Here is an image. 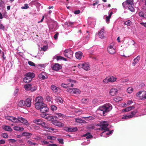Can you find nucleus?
I'll return each mask as SVG.
<instances>
[{"label":"nucleus","mask_w":146,"mask_h":146,"mask_svg":"<svg viewBox=\"0 0 146 146\" xmlns=\"http://www.w3.org/2000/svg\"><path fill=\"white\" fill-rule=\"evenodd\" d=\"M112 108V105L108 103L100 107L98 110L102 111L103 116H105L107 115V113L111 111Z\"/></svg>","instance_id":"obj_1"},{"label":"nucleus","mask_w":146,"mask_h":146,"mask_svg":"<svg viewBox=\"0 0 146 146\" xmlns=\"http://www.w3.org/2000/svg\"><path fill=\"white\" fill-rule=\"evenodd\" d=\"M133 4V0H127L122 3L123 8L128 9L131 12L135 11V9L132 6Z\"/></svg>","instance_id":"obj_2"},{"label":"nucleus","mask_w":146,"mask_h":146,"mask_svg":"<svg viewBox=\"0 0 146 146\" xmlns=\"http://www.w3.org/2000/svg\"><path fill=\"white\" fill-rule=\"evenodd\" d=\"M25 77L23 78V81L25 83H29L32 80V79L35 76L34 73L28 72L25 75Z\"/></svg>","instance_id":"obj_3"},{"label":"nucleus","mask_w":146,"mask_h":146,"mask_svg":"<svg viewBox=\"0 0 146 146\" xmlns=\"http://www.w3.org/2000/svg\"><path fill=\"white\" fill-rule=\"evenodd\" d=\"M108 122L104 121L101 123V128L102 130H104V131L103 132L104 133L106 131H109V129L108 128H107L108 126Z\"/></svg>","instance_id":"obj_4"},{"label":"nucleus","mask_w":146,"mask_h":146,"mask_svg":"<svg viewBox=\"0 0 146 146\" xmlns=\"http://www.w3.org/2000/svg\"><path fill=\"white\" fill-rule=\"evenodd\" d=\"M108 52L109 54H115L116 52L115 48L113 43H111L107 48Z\"/></svg>","instance_id":"obj_5"},{"label":"nucleus","mask_w":146,"mask_h":146,"mask_svg":"<svg viewBox=\"0 0 146 146\" xmlns=\"http://www.w3.org/2000/svg\"><path fill=\"white\" fill-rule=\"evenodd\" d=\"M137 96L141 98L140 99L143 100L146 98V92L144 91H140L137 94Z\"/></svg>","instance_id":"obj_6"},{"label":"nucleus","mask_w":146,"mask_h":146,"mask_svg":"<svg viewBox=\"0 0 146 146\" xmlns=\"http://www.w3.org/2000/svg\"><path fill=\"white\" fill-rule=\"evenodd\" d=\"M137 112V110L133 111L131 112V114L126 115L125 116H123L122 118L123 119H127L131 118L134 116V115Z\"/></svg>","instance_id":"obj_7"},{"label":"nucleus","mask_w":146,"mask_h":146,"mask_svg":"<svg viewBox=\"0 0 146 146\" xmlns=\"http://www.w3.org/2000/svg\"><path fill=\"white\" fill-rule=\"evenodd\" d=\"M5 118L6 119L14 123H18V120L17 118L13 116H5Z\"/></svg>","instance_id":"obj_8"},{"label":"nucleus","mask_w":146,"mask_h":146,"mask_svg":"<svg viewBox=\"0 0 146 146\" xmlns=\"http://www.w3.org/2000/svg\"><path fill=\"white\" fill-rule=\"evenodd\" d=\"M18 122H20L27 125H29V123L26 119L21 117H18L17 118Z\"/></svg>","instance_id":"obj_9"},{"label":"nucleus","mask_w":146,"mask_h":146,"mask_svg":"<svg viewBox=\"0 0 146 146\" xmlns=\"http://www.w3.org/2000/svg\"><path fill=\"white\" fill-rule=\"evenodd\" d=\"M41 112L44 113L47 112L48 110V108L47 107L46 104H43L42 107L39 110Z\"/></svg>","instance_id":"obj_10"},{"label":"nucleus","mask_w":146,"mask_h":146,"mask_svg":"<svg viewBox=\"0 0 146 146\" xmlns=\"http://www.w3.org/2000/svg\"><path fill=\"white\" fill-rule=\"evenodd\" d=\"M52 123L57 126L62 127L64 126L63 123L57 120H54L52 121Z\"/></svg>","instance_id":"obj_11"},{"label":"nucleus","mask_w":146,"mask_h":146,"mask_svg":"<svg viewBox=\"0 0 146 146\" xmlns=\"http://www.w3.org/2000/svg\"><path fill=\"white\" fill-rule=\"evenodd\" d=\"M52 68L53 70L55 71H58L62 68L61 66L58 63H56L54 64Z\"/></svg>","instance_id":"obj_12"},{"label":"nucleus","mask_w":146,"mask_h":146,"mask_svg":"<svg viewBox=\"0 0 146 146\" xmlns=\"http://www.w3.org/2000/svg\"><path fill=\"white\" fill-rule=\"evenodd\" d=\"M32 99L31 98H27L25 100V105L27 107H30L31 104Z\"/></svg>","instance_id":"obj_13"},{"label":"nucleus","mask_w":146,"mask_h":146,"mask_svg":"<svg viewBox=\"0 0 146 146\" xmlns=\"http://www.w3.org/2000/svg\"><path fill=\"white\" fill-rule=\"evenodd\" d=\"M40 125L44 128V129L45 130L47 131H49V130H50V128H49L48 125L43 120L42 122Z\"/></svg>","instance_id":"obj_14"},{"label":"nucleus","mask_w":146,"mask_h":146,"mask_svg":"<svg viewBox=\"0 0 146 146\" xmlns=\"http://www.w3.org/2000/svg\"><path fill=\"white\" fill-rule=\"evenodd\" d=\"M40 125L44 128V129L45 130L47 131H49V130H50V128H49L48 125L43 120L42 122Z\"/></svg>","instance_id":"obj_15"},{"label":"nucleus","mask_w":146,"mask_h":146,"mask_svg":"<svg viewBox=\"0 0 146 146\" xmlns=\"http://www.w3.org/2000/svg\"><path fill=\"white\" fill-rule=\"evenodd\" d=\"M40 125L44 128V129L45 130L47 131H49V130H50V128H49L48 125L43 120L42 122Z\"/></svg>","instance_id":"obj_16"},{"label":"nucleus","mask_w":146,"mask_h":146,"mask_svg":"<svg viewBox=\"0 0 146 146\" xmlns=\"http://www.w3.org/2000/svg\"><path fill=\"white\" fill-rule=\"evenodd\" d=\"M35 101L36 102L35 104H38L43 103V98L42 97L40 96L37 97L36 98Z\"/></svg>","instance_id":"obj_17"},{"label":"nucleus","mask_w":146,"mask_h":146,"mask_svg":"<svg viewBox=\"0 0 146 146\" xmlns=\"http://www.w3.org/2000/svg\"><path fill=\"white\" fill-rule=\"evenodd\" d=\"M117 92V89L112 88L110 90V93L111 96H114L116 95Z\"/></svg>","instance_id":"obj_18"},{"label":"nucleus","mask_w":146,"mask_h":146,"mask_svg":"<svg viewBox=\"0 0 146 146\" xmlns=\"http://www.w3.org/2000/svg\"><path fill=\"white\" fill-rule=\"evenodd\" d=\"M83 68L86 71L89 70L90 68L89 63L85 62L83 63Z\"/></svg>","instance_id":"obj_19"},{"label":"nucleus","mask_w":146,"mask_h":146,"mask_svg":"<svg viewBox=\"0 0 146 146\" xmlns=\"http://www.w3.org/2000/svg\"><path fill=\"white\" fill-rule=\"evenodd\" d=\"M57 25V22H53L51 23L49 26L50 29L51 30H55V26Z\"/></svg>","instance_id":"obj_20"},{"label":"nucleus","mask_w":146,"mask_h":146,"mask_svg":"<svg viewBox=\"0 0 146 146\" xmlns=\"http://www.w3.org/2000/svg\"><path fill=\"white\" fill-rule=\"evenodd\" d=\"M77 130L78 129L76 127H67L66 129V131L69 132H75L77 131Z\"/></svg>","instance_id":"obj_21"},{"label":"nucleus","mask_w":146,"mask_h":146,"mask_svg":"<svg viewBox=\"0 0 146 146\" xmlns=\"http://www.w3.org/2000/svg\"><path fill=\"white\" fill-rule=\"evenodd\" d=\"M2 128L6 131H12V129L9 126L3 125L2 126Z\"/></svg>","instance_id":"obj_22"},{"label":"nucleus","mask_w":146,"mask_h":146,"mask_svg":"<svg viewBox=\"0 0 146 146\" xmlns=\"http://www.w3.org/2000/svg\"><path fill=\"white\" fill-rule=\"evenodd\" d=\"M64 55H73V52L70 49L66 50L64 51Z\"/></svg>","instance_id":"obj_23"},{"label":"nucleus","mask_w":146,"mask_h":146,"mask_svg":"<svg viewBox=\"0 0 146 146\" xmlns=\"http://www.w3.org/2000/svg\"><path fill=\"white\" fill-rule=\"evenodd\" d=\"M43 120L42 119H36L33 120V122L38 125H40Z\"/></svg>","instance_id":"obj_24"},{"label":"nucleus","mask_w":146,"mask_h":146,"mask_svg":"<svg viewBox=\"0 0 146 146\" xmlns=\"http://www.w3.org/2000/svg\"><path fill=\"white\" fill-rule=\"evenodd\" d=\"M83 137H86L87 139H90L93 137V136L91 135L90 133L89 132L87 133L86 134H84L82 135Z\"/></svg>","instance_id":"obj_25"},{"label":"nucleus","mask_w":146,"mask_h":146,"mask_svg":"<svg viewBox=\"0 0 146 146\" xmlns=\"http://www.w3.org/2000/svg\"><path fill=\"white\" fill-rule=\"evenodd\" d=\"M32 85L31 84H28L24 85V87L26 90L29 91L31 90Z\"/></svg>","instance_id":"obj_26"},{"label":"nucleus","mask_w":146,"mask_h":146,"mask_svg":"<svg viewBox=\"0 0 146 146\" xmlns=\"http://www.w3.org/2000/svg\"><path fill=\"white\" fill-rule=\"evenodd\" d=\"M44 104L43 103L38 104H35V108L37 110H39L42 107V106L43 105V104Z\"/></svg>","instance_id":"obj_27"},{"label":"nucleus","mask_w":146,"mask_h":146,"mask_svg":"<svg viewBox=\"0 0 146 146\" xmlns=\"http://www.w3.org/2000/svg\"><path fill=\"white\" fill-rule=\"evenodd\" d=\"M46 117V119L48 121H52H52H53L54 120V119L53 116H51L50 114H47V116Z\"/></svg>","instance_id":"obj_28"},{"label":"nucleus","mask_w":146,"mask_h":146,"mask_svg":"<svg viewBox=\"0 0 146 146\" xmlns=\"http://www.w3.org/2000/svg\"><path fill=\"white\" fill-rule=\"evenodd\" d=\"M25 105V101L22 100H20L18 103V106L19 107H23Z\"/></svg>","instance_id":"obj_29"},{"label":"nucleus","mask_w":146,"mask_h":146,"mask_svg":"<svg viewBox=\"0 0 146 146\" xmlns=\"http://www.w3.org/2000/svg\"><path fill=\"white\" fill-rule=\"evenodd\" d=\"M75 121L76 122L80 123H86V121L85 120H82L80 118L76 119Z\"/></svg>","instance_id":"obj_30"},{"label":"nucleus","mask_w":146,"mask_h":146,"mask_svg":"<svg viewBox=\"0 0 146 146\" xmlns=\"http://www.w3.org/2000/svg\"><path fill=\"white\" fill-rule=\"evenodd\" d=\"M140 58V57L139 56L135 58L133 62L132 63V65L134 66L135 65V64L138 62Z\"/></svg>","instance_id":"obj_31"},{"label":"nucleus","mask_w":146,"mask_h":146,"mask_svg":"<svg viewBox=\"0 0 146 146\" xmlns=\"http://www.w3.org/2000/svg\"><path fill=\"white\" fill-rule=\"evenodd\" d=\"M135 108L134 106H132L126 108L125 109L123 110V111H128Z\"/></svg>","instance_id":"obj_32"},{"label":"nucleus","mask_w":146,"mask_h":146,"mask_svg":"<svg viewBox=\"0 0 146 146\" xmlns=\"http://www.w3.org/2000/svg\"><path fill=\"white\" fill-rule=\"evenodd\" d=\"M66 81L67 82H70V87H72L74 86V84H73V83H76V81L75 80H71L70 79H68L66 80Z\"/></svg>","instance_id":"obj_33"},{"label":"nucleus","mask_w":146,"mask_h":146,"mask_svg":"<svg viewBox=\"0 0 146 146\" xmlns=\"http://www.w3.org/2000/svg\"><path fill=\"white\" fill-rule=\"evenodd\" d=\"M72 91L73 93L77 94H79L81 92L80 90L77 88L72 89Z\"/></svg>","instance_id":"obj_34"},{"label":"nucleus","mask_w":146,"mask_h":146,"mask_svg":"<svg viewBox=\"0 0 146 146\" xmlns=\"http://www.w3.org/2000/svg\"><path fill=\"white\" fill-rule=\"evenodd\" d=\"M22 135L24 136H27V137L28 138H30V136L31 135H32V134L31 133L26 132H23L22 134Z\"/></svg>","instance_id":"obj_35"},{"label":"nucleus","mask_w":146,"mask_h":146,"mask_svg":"<svg viewBox=\"0 0 146 146\" xmlns=\"http://www.w3.org/2000/svg\"><path fill=\"white\" fill-rule=\"evenodd\" d=\"M82 117V118H84L87 120H92L94 119V117L92 116H89L86 117Z\"/></svg>","instance_id":"obj_36"},{"label":"nucleus","mask_w":146,"mask_h":146,"mask_svg":"<svg viewBox=\"0 0 146 146\" xmlns=\"http://www.w3.org/2000/svg\"><path fill=\"white\" fill-rule=\"evenodd\" d=\"M117 78H114L113 76L110 77L108 78V81L111 82H114L116 81Z\"/></svg>","instance_id":"obj_37"},{"label":"nucleus","mask_w":146,"mask_h":146,"mask_svg":"<svg viewBox=\"0 0 146 146\" xmlns=\"http://www.w3.org/2000/svg\"><path fill=\"white\" fill-rule=\"evenodd\" d=\"M13 129L14 130L17 131H23L24 130V128L23 127L18 126L14 127Z\"/></svg>","instance_id":"obj_38"},{"label":"nucleus","mask_w":146,"mask_h":146,"mask_svg":"<svg viewBox=\"0 0 146 146\" xmlns=\"http://www.w3.org/2000/svg\"><path fill=\"white\" fill-rule=\"evenodd\" d=\"M81 101L83 103L87 104L89 102V100L87 98H84L81 100Z\"/></svg>","instance_id":"obj_39"},{"label":"nucleus","mask_w":146,"mask_h":146,"mask_svg":"<svg viewBox=\"0 0 146 146\" xmlns=\"http://www.w3.org/2000/svg\"><path fill=\"white\" fill-rule=\"evenodd\" d=\"M51 88L54 92H56L57 91V87L54 85H52Z\"/></svg>","instance_id":"obj_40"},{"label":"nucleus","mask_w":146,"mask_h":146,"mask_svg":"<svg viewBox=\"0 0 146 146\" xmlns=\"http://www.w3.org/2000/svg\"><path fill=\"white\" fill-rule=\"evenodd\" d=\"M70 83H69L68 84H61V86L62 87L64 88H66L68 87H70Z\"/></svg>","instance_id":"obj_41"},{"label":"nucleus","mask_w":146,"mask_h":146,"mask_svg":"<svg viewBox=\"0 0 146 146\" xmlns=\"http://www.w3.org/2000/svg\"><path fill=\"white\" fill-rule=\"evenodd\" d=\"M57 108V107L54 105H52L50 106V109L52 111L56 110Z\"/></svg>","instance_id":"obj_42"},{"label":"nucleus","mask_w":146,"mask_h":146,"mask_svg":"<svg viewBox=\"0 0 146 146\" xmlns=\"http://www.w3.org/2000/svg\"><path fill=\"white\" fill-rule=\"evenodd\" d=\"M122 100V98L119 97H116L114 99V100L115 101L118 102Z\"/></svg>","instance_id":"obj_43"},{"label":"nucleus","mask_w":146,"mask_h":146,"mask_svg":"<svg viewBox=\"0 0 146 146\" xmlns=\"http://www.w3.org/2000/svg\"><path fill=\"white\" fill-rule=\"evenodd\" d=\"M104 32H99L98 35L99 37L102 39L104 38Z\"/></svg>","instance_id":"obj_44"},{"label":"nucleus","mask_w":146,"mask_h":146,"mask_svg":"<svg viewBox=\"0 0 146 146\" xmlns=\"http://www.w3.org/2000/svg\"><path fill=\"white\" fill-rule=\"evenodd\" d=\"M56 59L57 60H64L66 61L67 60V59L66 58H64L62 56H57L56 57Z\"/></svg>","instance_id":"obj_45"},{"label":"nucleus","mask_w":146,"mask_h":146,"mask_svg":"<svg viewBox=\"0 0 146 146\" xmlns=\"http://www.w3.org/2000/svg\"><path fill=\"white\" fill-rule=\"evenodd\" d=\"M57 101L58 102L62 103L63 102V100L60 97H58L57 98Z\"/></svg>","instance_id":"obj_46"},{"label":"nucleus","mask_w":146,"mask_h":146,"mask_svg":"<svg viewBox=\"0 0 146 146\" xmlns=\"http://www.w3.org/2000/svg\"><path fill=\"white\" fill-rule=\"evenodd\" d=\"M39 78L42 80H44L45 78V76L43 75L41 73L38 76Z\"/></svg>","instance_id":"obj_47"},{"label":"nucleus","mask_w":146,"mask_h":146,"mask_svg":"<svg viewBox=\"0 0 146 146\" xmlns=\"http://www.w3.org/2000/svg\"><path fill=\"white\" fill-rule=\"evenodd\" d=\"M29 8V6L27 4H24V6H22L21 7V9H28Z\"/></svg>","instance_id":"obj_48"},{"label":"nucleus","mask_w":146,"mask_h":146,"mask_svg":"<svg viewBox=\"0 0 146 146\" xmlns=\"http://www.w3.org/2000/svg\"><path fill=\"white\" fill-rule=\"evenodd\" d=\"M127 92L129 93H131L133 91V89L129 87L128 88L127 90Z\"/></svg>","instance_id":"obj_49"},{"label":"nucleus","mask_w":146,"mask_h":146,"mask_svg":"<svg viewBox=\"0 0 146 146\" xmlns=\"http://www.w3.org/2000/svg\"><path fill=\"white\" fill-rule=\"evenodd\" d=\"M124 24L127 26H130L131 24V22L129 20H128L124 23Z\"/></svg>","instance_id":"obj_50"},{"label":"nucleus","mask_w":146,"mask_h":146,"mask_svg":"<svg viewBox=\"0 0 146 146\" xmlns=\"http://www.w3.org/2000/svg\"><path fill=\"white\" fill-rule=\"evenodd\" d=\"M1 136L3 138H7L8 136V134L6 133H2L1 134Z\"/></svg>","instance_id":"obj_51"},{"label":"nucleus","mask_w":146,"mask_h":146,"mask_svg":"<svg viewBox=\"0 0 146 146\" xmlns=\"http://www.w3.org/2000/svg\"><path fill=\"white\" fill-rule=\"evenodd\" d=\"M139 16L143 18H145L144 17V13L143 12L141 11L139 12Z\"/></svg>","instance_id":"obj_52"},{"label":"nucleus","mask_w":146,"mask_h":146,"mask_svg":"<svg viewBox=\"0 0 146 146\" xmlns=\"http://www.w3.org/2000/svg\"><path fill=\"white\" fill-rule=\"evenodd\" d=\"M129 81V79L128 78H125L124 79H122L121 80V83H124L127 82Z\"/></svg>","instance_id":"obj_53"},{"label":"nucleus","mask_w":146,"mask_h":146,"mask_svg":"<svg viewBox=\"0 0 146 146\" xmlns=\"http://www.w3.org/2000/svg\"><path fill=\"white\" fill-rule=\"evenodd\" d=\"M48 46L47 45H44L43 46L42 48H41V50L44 51H46L48 48Z\"/></svg>","instance_id":"obj_54"},{"label":"nucleus","mask_w":146,"mask_h":146,"mask_svg":"<svg viewBox=\"0 0 146 146\" xmlns=\"http://www.w3.org/2000/svg\"><path fill=\"white\" fill-rule=\"evenodd\" d=\"M27 143L28 144L30 145H35L36 144L35 143H33L31 142V141L28 140L27 141Z\"/></svg>","instance_id":"obj_55"},{"label":"nucleus","mask_w":146,"mask_h":146,"mask_svg":"<svg viewBox=\"0 0 146 146\" xmlns=\"http://www.w3.org/2000/svg\"><path fill=\"white\" fill-rule=\"evenodd\" d=\"M28 63L30 66H35V64L34 63H33V62L31 61H28Z\"/></svg>","instance_id":"obj_56"},{"label":"nucleus","mask_w":146,"mask_h":146,"mask_svg":"<svg viewBox=\"0 0 146 146\" xmlns=\"http://www.w3.org/2000/svg\"><path fill=\"white\" fill-rule=\"evenodd\" d=\"M37 87L36 86H34V87H31V91L33 92L36 90Z\"/></svg>","instance_id":"obj_57"},{"label":"nucleus","mask_w":146,"mask_h":146,"mask_svg":"<svg viewBox=\"0 0 146 146\" xmlns=\"http://www.w3.org/2000/svg\"><path fill=\"white\" fill-rule=\"evenodd\" d=\"M8 140L10 142H11L12 143H15L16 142V140L13 139H10Z\"/></svg>","instance_id":"obj_58"},{"label":"nucleus","mask_w":146,"mask_h":146,"mask_svg":"<svg viewBox=\"0 0 146 146\" xmlns=\"http://www.w3.org/2000/svg\"><path fill=\"white\" fill-rule=\"evenodd\" d=\"M57 140L61 144L63 143V140L62 139H57Z\"/></svg>","instance_id":"obj_59"},{"label":"nucleus","mask_w":146,"mask_h":146,"mask_svg":"<svg viewBox=\"0 0 146 146\" xmlns=\"http://www.w3.org/2000/svg\"><path fill=\"white\" fill-rule=\"evenodd\" d=\"M76 58L79 60H80L82 58V55H75Z\"/></svg>","instance_id":"obj_60"},{"label":"nucleus","mask_w":146,"mask_h":146,"mask_svg":"<svg viewBox=\"0 0 146 146\" xmlns=\"http://www.w3.org/2000/svg\"><path fill=\"white\" fill-rule=\"evenodd\" d=\"M78 65L79 68H83V63L79 64Z\"/></svg>","instance_id":"obj_61"},{"label":"nucleus","mask_w":146,"mask_h":146,"mask_svg":"<svg viewBox=\"0 0 146 146\" xmlns=\"http://www.w3.org/2000/svg\"><path fill=\"white\" fill-rule=\"evenodd\" d=\"M4 26L2 24L0 23V29L4 30Z\"/></svg>","instance_id":"obj_62"},{"label":"nucleus","mask_w":146,"mask_h":146,"mask_svg":"<svg viewBox=\"0 0 146 146\" xmlns=\"http://www.w3.org/2000/svg\"><path fill=\"white\" fill-rule=\"evenodd\" d=\"M58 33H56L54 36V38L56 40L58 36Z\"/></svg>","instance_id":"obj_63"},{"label":"nucleus","mask_w":146,"mask_h":146,"mask_svg":"<svg viewBox=\"0 0 146 146\" xmlns=\"http://www.w3.org/2000/svg\"><path fill=\"white\" fill-rule=\"evenodd\" d=\"M83 53L80 51H78L76 52L75 53V55H82Z\"/></svg>","instance_id":"obj_64"}]
</instances>
